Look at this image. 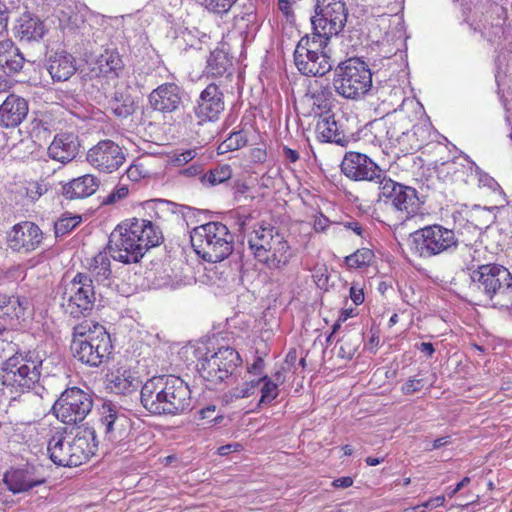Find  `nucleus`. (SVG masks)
Listing matches in <instances>:
<instances>
[{
    "label": "nucleus",
    "mask_w": 512,
    "mask_h": 512,
    "mask_svg": "<svg viewBox=\"0 0 512 512\" xmlns=\"http://www.w3.org/2000/svg\"><path fill=\"white\" fill-rule=\"evenodd\" d=\"M161 240V231L150 220L132 218L117 225L109 236L107 249L115 261L138 263Z\"/></svg>",
    "instance_id": "obj_1"
},
{
    "label": "nucleus",
    "mask_w": 512,
    "mask_h": 512,
    "mask_svg": "<svg viewBox=\"0 0 512 512\" xmlns=\"http://www.w3.org/2000/svg\"><path fill=\"white\" fill-rule=\"evenodd\" d=\"M113 350L106 328L85 319L73 328L71 351L74 358L90 367H99L108 361Z\"/></svg>",
    "instance_id": "obj_2"
},
{
    "label": "nucleus",
    "mask_w": 512,
    "mask_h": 512,
    "mask_svg": "<svg viewBox=\"0 0 512 512\" xmlns=\"http://www.w3.org/2000/svg\"><path fill=\"white\" fill-rule=\"evenodd\" d=\"M43 358L36 350L18 351L2 367L1 382L11 393H25L41 388Z\"/></svg>",
    "instance_id": "obj_3"
},
{
    "label": "nucleus",
    "mask_w": 512,
    "mask_h": 512,
    "mask_svg": "<svg viewBox=\"0 0 512 512\" xmlns=\"http://www.w3.org/2000/svg\"><path fill=\"white\" fill-rule=\"evenodd\" d=\"M190 241L195 253L210 263L223 261L234 249V237L221 222H208L193 228Z\"/></svg>",
    "instance_id": "obj_4"
},
{
    "label": "nucleus",
    "mask_w": 512,
    "mask_h": 512,
    "mask_svg": "<svg viewBox=\"0 0 512 512\" xmlns=\"http://www.w3.org/2000/svg\"><path fill=\"white\" fill-rule=\"evenodd\" d=\"M254 257L270 269L287 265L291 258L288 241L272 226H259L248 237Z\"/></svg>",
    "instance_id": "obj_5"
},
{
    "label": "nucleus",
    "mask_w": 512,
    "mask_h": 512,
    "mask_svg": "<svg viewBox=\"0 0 512 512\" xmlns=\"http://www.w3.org/2000/svg\"><path fill=\"white\" fill-rule=\"evenodd\" d=\"M332 84L339 96L360 100L371 90L372 73L364 61L349 58L334 68Z\"/></svg>",
    "instance_id": "obj_6"
},
{
    "label": "nucleus",
    "mask_w": 512,
    "mask_h": 512,
    "mask_svg": "<svg viewBox=\"0 0 512 512\" xmlns=\"http://www.w3.org/2000/svg\"><path fill=\"white\" fill-rule=\"evenodd\" d=\"M458 244L455 231L440 224L427 225L411 234V250L423 259L452 253Z\"/></svg>",
    "instance_id": "obj_7"
},
{
    "label": "nucleus",
    "mask_w": 512,
    "mask_h": 512,
    "mask_svg": "<svg viewBox=\"0 0 512 512\" xmlns=\"http://www.w3.org/2000/svg\"><path fill=\"white\" fill-rule=\"evenodd\" d=\"M97 291L90 275L77 273L67 282L61 294V307L73 318L89 314L96 302Z\"/></svg>",
    "instance_id": "obj_8"
},
{
    "label": "nucleus",
    "mask_w": 512,
    "mask_h": 512,
    "mask_svg": "<svg viewBox=\"0 0 512 512\" xmlns=\"http://www.w3.org/2000/svg\"><path fill=\"white\" fill-rule=\"evenodd\" d=\"M471 280L477 290L488 299H497L496 304L506 306L502 301L512 294V274L500 264H484L471 272Z\"/></svg>",
    "instance_id": "obj_9"
},
{
    "label": "nucleus",
    "mask_w": 512,
    "mask_h": 512,
    "mask_svg": "<svg viewBox=\"0 0 512 512\" xmlns=\"http://www.w3.org/2000/svg\"><path fill=\"white\" fill-rule=\"evenodd\" d=\"M92 407L93 400L89 393L78 387H70L60 395L52 409L61 422L74 425L82 422Z\"/></svg>",
    "instance_id": "obj_10"
},
{
    "label": "nucleus",
    "mask_w": 512,
    "mask_h": 512,
    "mask_svg": "<svg viewBox=\"0 0 512 512\" xmlns=\"http://www.w3.org/2000/svg\"><path fill=\"white\" fill-rule=\"evenodd\" d=\"M348 9L343 0H316L315 15L311 18L314 31L336 36L347 22Z\"/></svg>",
    "instance_id": "obj_11"
},
{
    "label": "nucleus",
    "mask_w": 512,
    "mask_h": 512,
    "mask_svg": "<svg viewBox=\"0 0 512 512\" xmlns=\"http://www.w3.org/2000/svg\"><path fill=\"white\" fill-rule=\"evenodd\" d=\"M195 358H197V370L206 382L208 389H215L218 384L224 382L228 377L227 370L219 368L221 360L231 365L235 355L232 352L216 351L209 354L205 345L199 346L193 350Z\"/></svg>",
    "instance_id": "obj_12"
},
{
    "label": "nucleus",
    "mask_w": 512,
    "mask_h": 512,
    "mask_svg": "<svg viewBox=\"0 0 512 512\" xmlns=\"http://www.w3.org/2000/svg\"><path fill=\"white\" fill-rule=\"evenodd\" d=\"M99 429L104 440L115 444L123 441L130 429V419L112 402H104L99 409Z\"/></svg>",
    "instance_id": "obj_13"
},
{
    "label": "nucleus",
    "mask_w": 512,
    "mask_h": 512,
    "mask_svg": "<svg viewBox=\"0 0 512 512\" xmlns=\"http://www.w3.org/2000/svg\"><path fill=\"white\" fill-rule=\"evenodd\" d=\"M246 144V138L242 131L233 132L224 140L215 152L212 147L207 146H194L188 148H177L173 151L171 160H194L195 158L201 160H211L216 156L225 154L229 151L233 152L239 150Z\"/></svg>",
    "instance_id": "obj_14"
},
{
    "label": "nucleus",
    "mask_w": 512,
    "mask_h": 512,
    "mask_svg": "<svg viewBox=\"0 0 512 512\" xmlns=\"http://www.w3.org/2000/svg\"><path fill=\"white\" fill-rule=\"evenodd\" d=\"M383 190L391 206L403 213L406 218L418 213L421 202L415 188L389 180L385 183Z\"/></svg>",
    "instance_id": "obj_15"
},
{
    "label": "nucleus",
    "mask_w": 512,
    "mask_h": 512,
    "mask_svg": "<svg viewBox=\"0 0 512 512\" xmlns=\"http://www.w3.org/2000/svg\"><path fill=\"white\" fill-rule=\"evenodd\" d=\"M164 396V415H177L190 409L191 390L188 384L180 377L166 375V390Z\"/></svg>",
    "instance_id": "obj_16"
},
{
    "label": "nucleus",
    "mask_w": 512,
    "mask_h": 512,
    "mask_svg": "<svg viewBox=\"0 0 512 512\" xmlns=\"http://www.w3.org/2000/svg\"><path fill=\"white\" fill-rule=\"evenodd\" d=\"M43 240L41 229L33 222L23 221L14 225L8 233V246L19 253L36 250Z\"/></svg>",
    "instance_id": "obj_17"
},
{
    "label": "nucleus",
    "mask_w": 512,
    "mask_h": 512,
    "mask_svg": "<svg viewBox=\"0 0 512 512\" xmlns=\"http://www.w3.org/2000/svg\"><path fill=\"white\" fill-rule=\"evenodd\" d=\"M98 441L95 429L92 427H79L70 440V467H77L87 462L95 455Z\"/></svg>",
    "instance_id": "obj_18"
},
{
    "label": "nucleus",
    "mask_w": 512,
    "mask_h": 512,
    "mask_svg": "<svg viewBox=\"0 0 512 512\" xmlns=\"http://www.w3.org/2000/svg\"><path fill=\"white\" fill-rule=\"evenodd\" d=\"M184 91L175 83H164L151 91L148 103L153 111L172 113L183 105Z\"/></svg>",
    "instance_id": "obj_19"
},
{
    "label": "nucleus",
    "mask_w": 512,
    "mask_h": 512,
    "mask_svg": "<svg viewBox=\"0 0 512 512\" xmlns=\"http://www.w3.org/2000/svg\"><path fill=\"white\" fill-rule=\"evenodd\" d=\"M166 375L148 379L141 388L140 400L143 407L154 415H164Z\"/></svg>",
    "instance_id": "obj_20"
},
{
    "label": "nucleus",
    "mask_w": 512,
    "mask_h": 512,
    "mask_svg": "<svg viewBox=\"0 0 512 512\" xmlns=\"http://www.w3.org/2000/svg\"><path fill=\"white\" fill-rule=\"evenodd\" d=\"M224 110L223 92L211 83L201 92L195 115L200 121H215Z\"/></svg>",
    "instance_id": "obj_21"
},
{
    "label": "nucleus",
    "mask_w": 512,
    "mask_h": 512,
    "mask_svg": "<svg viewBox=\"0 0 512 512\" xmlns=\"http://www.w3.org/2000/svg\"><path fill=\"white\" fill-rule=\"evenodd\" d=\"M7 488L14 494L28 491L45 482V478L37 473L34 466L26 464L21 468L11 469L4 474Z\"/></svg>",
    "instance_id": "obj_22"
},
{
    "label": "nucleus",
    "mask_w": 512,
    "mask_h": 512,
    "mask_svg": "<svg viewBox=\"0 0 512 512\" xmlns=\"http://www.w3.org/2000/svg\"><path fill=\"white\" fill-rule=\"evenodd\" d=\"M28 111L29 105L25 98L10 94L0 105V125L15 128L26 119Z\"/></svg>",
    "instance_id": "obj_23"
},
{
    "label": "nucleus",
    "mask_w": 512,
    "mask_h": 512,
    "mask_svg": "<svg viewBox=\"0 0 512 512\" xmlns=\"http://www.w3.org/2000/svg\"><path fill=\"white\" fill-rule=\"evenodd\" d=\"M207 76L212 78H230L234 72L233 57L230 55L228 45L220 46L210 52L205 67Z\"/></svg>",
    "instance_id": "obj_24"
},
{
    "label": "nucleus",
    "mask_w": 512,
    "mask_h": 512,
    "mask_svg": "<svg viewBox=\"0 0 512 512\" xmlns=\"http://www.w3.org/2000/svg\"><path fill=\"white\" fill-rule=\"evenodd\" d=\"M294 62L298 71L305 76L321 77L333 68V62L327 52L294 56Z\"/></svg>",
    "instance_id": "obj_25"
},
{
    "label": "nucleus",
    "mask_w": 512,
    "mask_h": 512,
    "mask_svg": "<svg viewBox=\"0 0 512 512\" xmlns=\"http://www.w3.org/2000/svg\"><path fill=\"white\" fill-rule=\"evenodd\" d=\"M342 172L355 181L382 182L385 171L376 162H340Z\"/></svg>",
    "instance_id": "obj_26"
},
{
    "label": "nucleus",
    "mask_w": 512,
    "mask_h": 512,
    "mask_svg": "<svg viewBox=\"0 0 512 512\" xmlns=\"http://www.w3.org/2000/svg\"><path fill=\"white\" fill-rule=\"evenodd\" d=\"M46 33L44 22L31 13L22 14L14 26V36L20 41H39Z\"/></svg>",
    "instance_id": "obj_27"
},
{
    "label": "nucleus",
    "mask_w": 512,
    "mask_h": 512,
    "mask_svg": "<svg viewBox=\"0 0 512 512\" xmlns=\"http://www.w3.org/2000/svg\"><path fill=\"white\" fill-rule=\"evenodd\" d=\"M80 144L73 133L57 134L48 147V154L52 160H74L78 155Z\"/></svg>",
    "instance_id": "obj_28"
},
{
    "label": "nucleus",
    "mask_w": 512,
    "mask_h": 512,
    "mask_svg": "<svg viewBox=\"0 0 512 512\" xmlns=\"http://www.w3.org/2000/svg\"><path fill=\"white\" fill-rule=\"evenodd\" d=\"M316 133L322 142L335 143L340 146H345L349 142V137L345 135L342 126L335 120L333 114L319 117Z\"/></svg>",
    "instance_id": "obj_29"
},
{
    "label": "nucleus",
    "mask_w": 512,
    "mask_h": 512,
    "mask_svg": "<svg viewBox=\"0 0 512 512\" xmlns=\"http://www.w3.org/2000/svg\"><path fill=\"white\" fill-rule=\"evenodd\" d=\"M123 69L124 62L119 52L115 49H107L98 56L92 72L98 77L115 79L119 77Z\"/></svg>",
    "instance_id": "obj_30"
},
{
    "label": "nucleus",
    "mask_w": 512,
    "mask_h": 512,
    "mask_svg": "<svg viewBox=\"0 0 512 512\" xmlns=\"http://www.w3.org/2000/svg\"><path fill=\"white\" fill-rule=\"evenodd\" d=\"M99 187V180L86 174L65 183L62 187L63 195L68 200L84 199L94 194Z\"/></svg>",
    "instance_id": "obj_31"
},
{
    "label": "nucleus",
    "mask_w": 512,
    "mask_h": 512,
    "mask_svg": "<svg viewBox=\"0 0 512 512\" xmlns=\"http://www.w3.org/2000/svg\"><path fill=\"white\" fill-rule=\"evenodd\" d=\"M47 70L54 81H66L76 72L75 58L65 52H55L47 60Z\"/></svg>",
    "instance_id": "obj_32"
},
{
    "label": "nucleus",
    "mask_w": 512,
    "mask_h": 512,
    "mask_svg": "<svg viewBox=\"0 0 512 512\" xmlns=\"http://www.w3.org/2000/svg\"><path fill=\"white\" fill-rule=\"evenodd\" d=\"M25 59L20 50L10 39L0 41V69L6 75H13L20 72L24 66Z\"/></svg>",
    "instance_id": "obj_33"
},
{
    "label": "nucleus",
    "mask_w": 512,
    "mask_h": 512,
    "mask_svg": "<svg viewBox=\"0 0 512 512\" xmlns=\"http://www.w3.org/2000/svg\"><path fill=\"white\" fill-rule=\"evenodd\" d=\"M47 453L54 464L70 467V440H66L62 432L57 431L51 436L47 444Z\"/></svg>",
    "instance_id": "obj_34"
},
{
    "label": "nucleus",
    "mask_w": 512,
    "mask_h": 512,
    "mask_svg": "<svg viewBox=\"0 0 512 512\" xmlns=\"http://www.w3.org/2000/svg\"><path fill=\"white\" fill-rule=\"evenodd\" d=\"M107 108L115 117L125 119L134 114L137 103L128 91H115L108 100Z\"/></svg>",
    "instance_id": "obj_35"
},
{
    "label": "nucleus",
    "mask_w": 512,
    "mask_h": 512,
    "mask_svg": "<svg viewBox=\"0 0 512 512\" xmlns=\"http://www.w3.org/2000/svg\"><path fill=\"white\" fill-rule=\"evenodd\" d=\"M331 36L323 34V31H314L311 35L303 36L294 51V56H301L313 53H326L325 49Z\"/></svg>",
    "instance_id": "obj_36"
},
{
    "label": "nucleus",
    "mask_w": 512,
    "mask_h": 512,
    "mask_svg": "<svg viewBox=\"0 0 512 512\" xmlns=\"http://www.w3.org/2000/svg\"><path fill=\"white\" fill-rule=\"evenodd\" d=\"M138 386V379L130 369L118 368L111 374L110 388L116 393L127 394Z\"/></svg>",
    "instance_id": "obj_37"
},
{
    "label": "nucleus",
    "mask_w": 512,
    "mask_h": 512,
    "mask_svg": "<svg viewBox=\"0 0 512 512\" xmlns=\"http://www.w3.org/2000/svg\"><path fill=\"white\" fill-rule=\"evenodd\" d=\"M308 95L312 100L315 114H318L319 117L330 114L333 106V92L329 84L320 85Z\"/></svg>",
    "instance_id": "obj_38"
},
{
    "label": "nucleus",
    "mask_w": 512,
    "mask_h": 512,
    "mask_svg": "<svg viewBox=\"0 0 512 512\" xmlns=\"http://www.w3.org/2000/svg\"><path fill=\"white\" fill-rule=\"evenodd\" d=\"M117 158L124 159L119 145L111 140H103L88 151L86 160H116Z\"/></svg>",
    "instance_id": "obj_39"
},
{
    "label": "nucleus",
    "mask_w": 512,
    "mask_h": 512,
    "mask_svg": "<svg viewBox=\"0 0 512 512\" xmlns=\"http://www.w3.org/2000/svg\"><path fill=\"white\" fill-rule=\"evenodd\" d=\"M109 252H99L92 260L89 271L90 276L94 277L98 283H103L110 280L112 274L111 261ZM105 285H110L107 282Z\"/></svg>",
    "instance_id": "obj_40"
},
{
    "label": "nucleus",
    "mask_w": 512,
    "mask_h": 512,
    "mask_svg": "<svg viewBox=\"0 0 512 512\" xmlns=\"http://www.w3.org/2000/svg\"><path fill=\"white\" fill-rule=\"evenodd\" d=\"M234 27L240 31L241 34L245 35V38L255 35L259 28L257 22V14L253 9L238 14L234 17Z\"/></svg>",
    "instance_id": "obj_41"
},
{
    "label": "nucleus",
    "mask_w": 512,
    "mask_h": 512,
    "mask_svg": "<svg viewBox=\"0 0 512 512\" xmlns=\"http://www.w3.org/2000/svg\"><path fill=\"white\" fill-rule=\"evenodd\" d=\"M375 258L374 252L369 248H360L344 258V264L348 269H362L372 264Z\"/></svg>",
    "instance_id": "obj_42"
},
{
    "label": "nucleus",
    "mask_w": 512,
    "mask_h": 512,
    "mask_svg": "<svg viewBox=\"0 0 512 512\" xmlns=\"http://www.w3.org/2000/svg\"><path fill=\"white\" fill-rule=\"evenodd\" d=\"M467 163H468L469 175H468V179L466 181L477 180L478 185L481 187H487L488 189H490L492 191L501 190V187L498 184V182L492 176H490L488 173H486L482 169H480V167L476 165V162H467Z\"/></svg>",
    "instance_id": "obj_43"
},
{
    "label": "nucleus",
    "mask_w": 512,
    "mask_h": 512,
    "mask_svg": "<svg viewBox=\"0 0 512 512\" xmlns=\"http://www.w3.org/2000/svg\"><path fill=\"white\" fill-rule=\"evenodd\" d=\"M232 176V170L228 164L219 165L201 176V183L204 185L215 186L229 180Z\"/></svg>",
    "instance_id": "obj_44"
},
{
    "label": "nucleus",
    "mask_w": 512,
    "mask_h": 512,
    "mask_svg": "<svg viewBox=\"0 0 512 512\" xmlns=\"http://www.w3.org/2000/svg\"><path fill=\"white\" fill-rule=\"evenodd\" d=\"M7 305L3 310H0V318L9 320H18L23 315L27 308L28 301L23 297L14 296L13 299L7 300Z\"/></svg>",
    "instance_id": "obj_45"
},
{
    "label": "nucleus",
    "mask_w": 512,
    "mask_h": 512,
    "mask_svg": "<svg viewBox=\"0 0 512 512\" xmlns=\"http://www.w3.org/2000/svg\"><path fill=\"white\" fill-rule=\"evenodd\" d=\"M485 17L486 22H489L491 26L500 29L508 17V12L502 4L493 2L486 11Z\"/></svg>",
    "instance_id": "obj_46"
},
{
    "label": "nucleus",
    "mask_w": 512,
    "mask_h": 512,
    "mask_svg": "<svg viewBox=\"0 0 512 512\" xmlns=\"http://www.w3.org/2000/svg\"><path fill=\"white\" fill-rule=\"evenodd\" d=\"M260 383L262 384V387L260 389L261 391V398H260V404H269L279 394L278 385L274 383L268 376H262L260 377Z\"/></svg>",
    "instance_id": "obj_47"
},
{
    "label": "nucleus",
    "mask_w": 512,
    "mask_h": 512,
    "mask_svg": "<svg viewBox=\"0 0 512 512\" xmlns=\"http://www.w3.org/2000/svg\"><path fill=\"white\" fill-rule=\"evenodd\" d=\"M237 0H202L204 7L214 14H225Z\"/></svg>",
    "instance_id": "obj_48"
},
{
    "label": "nucleus",
    "mask_w": 512,
    "mask_h": 512,
    "mask_svg": "<svg viewBox=\"0 0 512 512\" xmlns=\"http://www.w3.org/2000/svg\"><path fill=\"white\" fill-rule=\"evenodd\" d=\"M127 178L133 182H138L141 179L149 178L152 173L146 169L143 162H132L126 169Z\"/></svg>",
    "instance_id": "obj_49"
},
{
    "label": "nucleus",
    "mask_w": 512,
    "mask_h": 512,
    "mask_svg": "<svg viewBox=\"0 0 512 512\" xmlns=\"http://www.w3.org/2000/svg\"><path fill=\"white\" fill-rule=\"evenodd\" d=\"M171 163L173 164V166L177 167V173L185 178L199 177V179L201 180V176L204 174V168L199 162H194L189 167H183L181 165V162Z\"/></svg>",
    "instance_id": "obj_50"
},
{
    "label": "nucleus",
    "mask_w": 512,
    "mask_h": 512,
    "mask_svg": "<svg viewBox=\"0 0 512 512\" xmlns=\"http://www.w3.org/2000/svg\"><path fill=\"white\" fill-rule=\"evenodd\" d=\"M129 194V189L126 185L116 186L107 196L101 199V205H113L121 200H124Z\"/></svg>",
    "instance_id": "obj_51"
},
{
    "label": "nucleus",
    "mask_w": 512,
    "mask_h": 512,
    "mask_svg": "<svg viewBox=\"0 0 512 512\" xmlns=\"http://www.w3.org/2000/svg\"><path fill=\"white\" fill-rule=\"evenodd\" d=\"M159 202L166 206L167 210L173 214H181L183 220L187 221V218L193 215L194 209L186 205H179L177 203L168 200H159Z\"/></svg>",
    "instance_id": "obj_52"
},
{
    "label": "nucleus",
    "mask_w": 512,
    "mask_h": 512,
    "mask_svg": "<svg viewBox=\"0 0 512 512\" xmlns=\"http://www.w3.org/2000/svg\"><path fill=\"white\" fill-rule=\"evenodd\" d=\"M218 351H226V352H232V354H234L236 357V359H233V362L230 364H228L226 361L224 360H221L222 363H219V368H221L222 370H227V374H228V377L232 376L234 370L241 364L242 360H241V357L239 355V353L232 347H220L218 349Z\"/></svg>",
    "instance_id": "obj_53"
},
{
    "label": "nucleus",
    "mask_w": 512,
    "mask_h": 512,
    "mask_svg": "<svg viewBox=\"0 0 512 512\" xmlns=\"http://www.w3.org/2000/svg\"><path fill=\"white\" fill-rule=\"evenodd\" d=\"M260 384V378L245 382L241 387L236 388L234 396L237 398H247L254 394Z\"/></svg>",
    "instance_id": "obj_54"
},
{
    "label": "nucleus",
    "mask_w": 512,
    "mask_h": 512,
    "mask_svg": "<svg viewBox=\"0 0 512 512\" xmlns=\"http://www.w3.org/2000/svg\"><path fill=\"white\" fill-rule=\"evenodd\" d=\"M424 387V380L421 378L410 377L401 387L404 395H411L420 391Z\"/></svg>",
    "instance_id": "obj_55"
},
{
    "label": "nucleus",
    "mask_w": 512,
    "mask_h": 512,
    "mask_svg": "<svg viewBox=\"0 0 512 512\" xmlns=\"http://www.w3.org/2000/svg\"><path fill=\"white\" fill-rule=\"evenodd\" d=\"M81 221L80 216L62 218L56 223V232L66 233L74 229Z\"/></svg>",
    "instance_id": "obj_56"
},
{
    "label": "nucleus",
    "mask_w": 512,
    "mask_h": 512,
    "mask_svg": "<svg viewBox=\"0 0 512 512\" xmlns=\"http://www.w3.org/2000/svg\"><path fill=\"white\" fill-rule=\"evenodd\" d=\"M46 188L38 182H30L26 187V194L31 200H37L44 192Z\"/></svg>",
    "instance_id": "obj_57"
},
{
    "label": "nucleus",
    "mask_w": 512,
    "mask_h": 512,
    "mask_svg": "<svg viewBox=\"0 0 512 512\" xmlns=\"http://www.w3.org/2000/svg\"><path fill=\"white\" fill-rule=\"evenodd\" d=\"M10 10L6 4L0 1V35L7 32Z\"/></svg>",
    "instance_id": "obj_58"
},
{
    "label": "nucleus",
    "mask_w": 512,
    "mask_h": 512,
    "mask_svg": "<svg viewBox=\"0 0 512 512\" xmlns=\"http://www.w3.org/2000/svg\"><path fill=\"white\" fill-rule=\"evenodd\" d=\"M444 504H445V496L439 495L436 497H432L429 500L421 503V507H423V509L426 511L427 509L432 510V509H435L438 507H442V506H444Z\"/></svg>",
    "instance_id": "obj_59"
},
{
    "label": "nucleus",
    "mask_w": 512,
    "mask_h": 512,
    "mask_svg": "<svg viewBox=\"0 0 512 512\" xmlns=\"http://www.w3.org/2000/svg\"><path fill=\"white\" fill-rule=\"evenodd\" d=\"M330 225V220L320 213L318 216L315 217L313 227L316 232H323L325 231Z\"/></svg>",
    "instance_id": "obj_60"
},
{
    "label": "nucleus",
    "mask_w": 512,
    "mask_h": 512,
    "mask_svg": "<svg viewBox=\"0 0 512 512\" xmlns=\"http://www.w3.org/2000/svg\"><path fill=\"white\" fill-rule=\"evenodd\" d=\"M199 415L201 419H206L209 422L216 421L218 419V415H216V406L209 405L199 411Z\"/></svg>",
    "instance_id": "obj_61"
},
{
    "label": "nucleus",
    "mask_w": 512,
    "mask_h": 512,
    "mask_svg": "<svg viewBox=\"0 0 512 512\" xmlns=\"http://www.w3.org/2000/svg\"><path fill=\"white\" fill-rule=\"evenodd\" d=\"M349 296L355 305H360L364 302V292L361 288L351 286L349 290Z\"/></svg>",
    "instance_id": "obj_62"
},
{
    "label": "nucleus",
    "mask_w": 512,
    "mask_h": 512,
    "mask_svg": "<svg viewBox=\"0 0 512 512\" xmlns=\"http://www.w3.org/2000/svg\"><path fill=\"white\" fill-rule=\"evenodd\" d=\"M471 481L470 477L466 476L464 477L460 482H458L454 487H447L446 488V494L449 498H452L455 496L456 493H458L464 486L469 484Z\"/></svg>",
    "instance_id": "obj_63"
},
{
    "label": "nucleus",
    "mask_w": 512,
    "mask_h": 512,
    "mask_svg": "<svg viewBox=\"0 0 512 512\" xmlns=\"http://www.w3.org/2000/svg\"><path fill=\"white\" fill-rule=\"evenodd\" d=\"M354 483V480L352 477L350 476H344V477H340V478H337L335 480L332 481V486L336 489H344V488H349L353 485Z\"/></svg>",
    "instance_id": "obj_64"
}]
</instances>
